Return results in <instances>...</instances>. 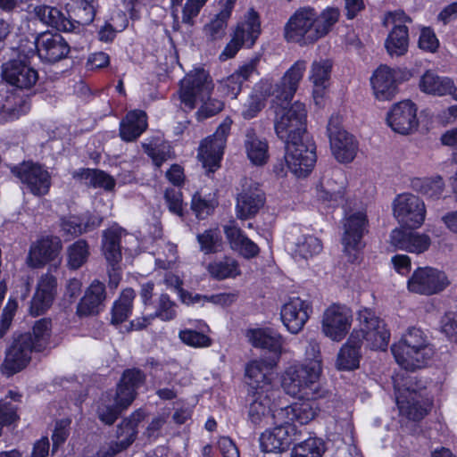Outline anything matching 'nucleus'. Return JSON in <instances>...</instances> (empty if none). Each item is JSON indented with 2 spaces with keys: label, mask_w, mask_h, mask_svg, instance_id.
<instances>
[{
  "label": "nucleus",
  "mask_w": 457,
  "mask_h": 457,
  "mask_svg": "<svg viewBox=\"0 0 457 457\" xmlns=\"http://www.w3.org/2000/svg\"><path fill=\"white\" fill-rule=\"evenodd\" d=\"M305 71L306 62L296 61L272 89V107L275 109L274 128L281 140H290V138H299L300 136L308 135L307 112L304 104L297 101L290 107L284 106L293 99Z\"/></svg>",
  "instance_id": "obj_1"
},
{
  "label": "nucleus",
  "mask_w": 457,
  "mask_h": 457,
  "mask_svg": "<svg viewBox=\"0 0 457 457\" xmlns=\"http://www.w3.org/2000/svg\"><path fill=\"white\" fill-rule=\"evenodd\" d=\"M339 16L336 7H327L320 12L311 6L301 7L287 22L285 37L288 41L314 43L329 33Z\"/></svg>",
  "instance_id": "obj_2"
},
{
  "label": "nucleus",
  "mask_w": 457,
  "mask_h": 457,
  "mask_svg": "<svg viewBox=\"0 0 457 457\" xmlns=\"http://www.w3.org/2000/svg\"><path fill=\"white\" fill-rule=\"evenodd\" d=\"M213 87L210 75L203 69L187 74L181 81L179 90L181 104L189 110H193L197 101L202 103L196 112L199 121L216 115L224 107L223 102L211 96Z\"/></svg>",
  "instance_id": "obj_3"
},
{
  "label": "nucleus",
  "mask_w": 457,
  "mask_h": 457,
  "mask_svg": "<svg viewBox=\"0 0 457 457\" xmlns=\"http://www.w3.org/2000/svg\"><path fill=\"white\" fill-rule=\"evenodd\" d=\"M391 351L396 362L404 370H417L425 366L434 351L424 332L410 328L402 339L392 345Z\"/></svg>",
  "instance_id": "obj_4"
},
{
  "label": "nucleus",
  "mask_w": 457,
  "mask_h": 457,
  "mask_svg": "<svg viewBox=\"0 0 457 457\" xmlns=\"http://www.w3.org/2000/svg\"><path fill=\"white\" fill-rule=\"evenodd\" d=\"M321 370L317 361L311 365L295 364L288 367L282 377L284 391L298 399L318 398Z\"/></svg>",
  "instance_id": "obj_5"
},
{
  "label": "nucleus",
  "mask_w": 457,
  "mask_h": 457,
  "mask_svg": "<svg viewBox=\"0 0 457 457\" xmlns=\"http://www.w3.org/2000/svg\"><path fill=\"white\" fill-rule=\"evenodd\" d=\"M286 145L287 168L296 177H306L316 162V146L309 135L282 140Z\"/></svg>",
  "instance_id": "obj_6"
},
{
  "label": "nucleus",
  "mask_w": 457,
  "mask_h": 457,
  "mask_svg": "<svg viewBox=\"0 0 457 457\" xmlns=\"http://www.w3.org/2000/svg\"><path fill=\"white\" fill-rule=\"evenodd\" d=\"M359 329L352 333L358 334L359 343L370 350L386 351L390 339L389 330L383 320L376 316L370 309H363L358 312Z\"/></svg>",
  "instance_id": "obj_7"
},
{
  "label": "nucleus",
  "mask_w": 457,
  "mask_h": 457,
  "mask_svg": "<svg viewBox=\"0 0 457 457\" xmlns=\"http://www.w3.org/2000/svg\"><path fill=\"white\" fill-rule=\"evenodd\" d=\"M261 34V22L259 14L253 9H250L245 21L238 23L231 40L227 44L220 59L226 61L233 58L243 46L252 47Z\"/></svg>",
  "instance_id": "obj_8"
},
{
  "label": "nucleus",
  "mask_w": 457,
  "mask_h": 457,
  "mask_svg": "<svg viewBox=\"0 0 457 457\" xmlns=\"http://www.w3.org/2000/svg\"><path fill=\"white\" fill-rule=\"evenodd\" d=\"M327 133L335 158L342 163L351 162L356 156L358 143L342 126V118L336 114L328 120Z\"/></svg>",
  "instance_id": "obj_9"
},
{
  "label": "nucleus",
  "mask_w": 457,
  "mask_h": 457,
  "mask_svg": "<svg viewBox=\"0 0 457 457\" xmlns=\"http://www.w3.org/2000/svg\"><path fill=\"white\" fill-rule=\"evenodd\" d=\"M231 123V120H224L214 134L205 138L200 145L198 157L208 173L214 172L220 167Z\"/></svg>",
  "instance_id": "obj_10"
},
{
  "label": "nucleus",
  "mask_w": 457,
  "mask_h": 457,
  "mask_svg": "<svg viewBox=\"0 0 457 457\" xmlns=\"http://www.w3.org/2000/svg\"><path fill=\"white\" fill-rule=\"evenodd\" d=\"M36 351L31 333L14 336L6 349L5 358L1 366L2 372L10 377L23 370L31 360V353Z\"/></svg>",
  "instance_id": "obj_11"
},
{
  "label": "nucleus",
  "mask_w": 457,
  "mask_h": 457,
  "mask_svg": "<svg viewBox=\"0 0 457 457\" xmlns=\"http://www.w3.org/2000/svg\"><path fill=\"white\" fill-rule=\"evenodd\" d=\"M450 281L446 274L433 267L416 269L407 282L408 290L422 295H432L444 291Z\"/></svg>",
  "instance_id": "obj_12"
},
{
  "label": "nucleus",
  "mask_w": 457,
  "mask_h": 457,
  "mask_svg": "<svg viewBox=\"0 0 457 457\" xmlns=\"http://www.w3.org/2000/svg\"><path fill=\"white\" fill-rule=\"evenodd\" d=\"M124 230L112 227L103 231L102 251L108 263L109 286L116 288L121 278L120 262L122 259L120 240Z\"/></svg>",
  "instance_id": "obj_13"
},
{
  "label": "nucleus",
  "mask_w": 457,
  "mask_h": 457,
  "mask_svg": "<svg viewBox=\"0 0 457 457\" xmlns=\"http://www.w3.org/2000/svg\"><path fill=\"white\" fill-rule=\"evenodd\" d=\"M394 216L398 222L410 228L420 227L426 216L424 202L410 193L398 195L393 202Z\"/></svg>",
  "instance_id": "obj_14"
},
{
  "label": "nucleus",
  "mask_w": 457,
  "mask_h": 457,
  "mask_svg": "<svg viewBox=\"0 0 457 457\" xmlns=\"http://www.w3.org/2000/svg\"><path fill=\"white\" fill-rule=\"evenodd\" d=\"M275 427L267 430L260 436V444L263 452L281 453L289 448L292 444L301 440L302 430L295 425H287L273 420Z\"/></svg>",
  "instance_id": "obj_15"
},
{
  "label": "nucleus",
  "mask_w": 457,
  "mask_h": 457,
  "mask_svg": "<svg viewBox=\"0 0 457 457\" xmlns=\"http://www.w3.org/2000/svg\"><path fill=\"white\" fill-rule=\"evenodd\" d=\"M265 193L259 183L251 179L241 180V191L237 196V217L247 220L255 216L265 204Z\"/></svg>",
  "instance_id": "obj_16"
},
{
  "label": "nucleus",
  "mask_w": 457,
  "mask_h": 457,
  "mask_svg": "<svg viewBox=\"0 0 457 457\" xmlns=\"http://www.w3.org/2000/svg\"><path fill=\"white\" fill-rule=\"evenodd\" d=\"M12 172L22 184L26 185L31 194L42 196L49 192L51 176L42 165L32 162H23L12 169Z\"/></svg>",
  "instance_id": "obj_17"
},
{
  "label": "nucleus",
  "mask_w": 457,
  "mask_h": 457,
  "mask_svg": "<svg viewBox=\"0 0 457 457\" xmlns=\"http://www.w3.org/2000/svg\"><path fill=\"white\" fill-rule=\"evenodd\" d=\"M367 224V216L362 212H356L345 219L342 244L345 253L348 255L349 262L356 261L359 252L364 246L361 239Z\"/></svg>",
  "instance_id": "obj_18"
},
{
  "label": "nucleus",
  "mask_w": 457,
  "mask_h": 457,
  "mask_svg": "<svg viewBox=\"0 0 457 457\" xmlns=\"http://www.w3.org/2000/svg\"><path fill=\"white\" fill-rule=\"evenodd\" d=\"M2 78L20 89H30L38 80V72L25 59H12L3 63Z\"/></svg>",
  "instance_id": "obj_19"
},
{
  "label": "nucleus",
  "mask_w": 457,
  "mask_h": 457,
  "mask_svg": "<svg viewBox=\"0 0 457 457\" xmlns=\"http://www.w3.org/2000/svg\"><path fill=\"white\" fill-rule=\"evenodd\" d=\"M352 312L345 305L332 304L323 313L322 332L334 341H341L348 333Z\"/></svg>",
  "instance_id": "obj_20"
},
{
  "label": "nucleus",
  "mask_w": 457,
  "mask_h": 457,
  "mask_svg": "<svg viewBox=\"0 0 457 457\" xmlns=\"http://www.w3.org/2000/svg\"><path fill=\"white\" fill-rule=\"evenodd\" d=\"M387 125L396 133L408 135L418 129L417 107L411 100L395 104L386 115Z\"/></svg>",
  "instance_id": "obj_21"
},
{
  "label": "nucleus",
  "mask_w": 457,
  "mask_h": 457,
  "mask_svg": "<svg viewBox=\"0 0 457 457\" xmlns=\"http://www.w3.org/2000/svg\"><path fill=\"white\" fill-rule=\"evenodd\" d=\"M312 312V307L309 302L295 297L282 306L280 316L287 330L297 334L303 330Z\"/></svg>",
  "instance_id": "obj_22"
},
{
  "label": "nucleus",
  "mask_w": 457,
  "mask_h": 457,
  "mask_svg": "<svg viewBox=\"0 0 457 457\" xmlns=\"http://www.w3.org/2000/svg\"><path fill=\"white\" fill-rule=\"evenodd\" d=\"M345 186L346 179L342 170H328L320 179L318 196L331 205L339 204L344 201Z\"/></svg>",
  "instance_id": "obj_23"
},
{
  "label": "nucleus",
  "mask_w": 457,
  "mask_h": 457,
  "mask_svg": "<svg viewBox=\"0 0 457 457\" xmlns=\"http://www.w3.org/2000/svg\"><path fill=\"white\" fill-rule=\"evenodd\" d=\"M35 46L41 60L56 62L67 56L70 46L58 33L43 32L35 38Z\"/></svg>",
  "instance_id": "obj_24"
},
{
  "label": "nucleus",
  "mask_w": 457,
  "mask_h": 457,
  "mask_svg": "<svg viewBox=\"0 0 457 457\" xmlns=\"http://www.w3.org/2000/svg\"><path fill=\"white\" fill-rule=\"evenodd\" d=\"M302 400L285 408L275 410L272 420L287 425H295V421L301 425L309 423L317 414V406L313 402L314 399Z\"/></svg>",
  "instance_id": "obj_25"
},
{
  "label": "nucleus",
  "mask_w": 457,
  "mask_h": 457,
  "mask_svg": "<svg viewBox=\"0 0 457 457\" xmlns=\"http://www.w3.org/2000/svg\"><path fill=\"white\" fill-rule=\"evenodd\" d=\"M274 391L270 388L254 391L249 399L248 420L255 426H264L272 419Z\"/></svg>",
  "instance_id": "obj_26"
},
{
  "label": "nucleus",
  "mask_w": 457,
  "mask_h": 457,
  "mask_svg": "<svg viewBox=\"0 0 457 457\" xmlns=\"http://www.w3.org/2000/svg\"><path fill=\"white\" fill-rule=\"evenodd\" d=\"M145 416L144 411L138 409L117 426L116 436L119 441L110 445V453H107L108 457L114 456L133 444L137 438V426L144 420Z\"/></svg>",
  "instance_id": "obj_27"
},
{
  "label": "nucleus",
  "mask_w": 457,
  "mask_h": 457,
  "mask_svg": "<svg viewBox=\"0 0 457 457\" xmlns=\"http://www.w3.org/2000/svg\"><path fill=\"white\" fill-rule=\"evenodd\" d=\"M399 70L381 64L373 73L370 82L377 99L391 100L397 93Z\"/></svg>",
  "instance_id": "obj_28"
},
{
  "label": "nucleus",
  "mask_w": 457,
  "mask_h": 457,
  "mask_svg": "<svg viewBox=\"0 0 457 457\" xmlns=\"http://www.w3.org/2000/svg\"><path fill=\"white\" fill-rule=\"evenodd\" d=\"M390 244L399 250L421 253L428 249L431 240L426 234L395 228L390 234Z\"/></svg>",
  "instance_id": "obj_29"
},
{
  "label": "nucleus",
  "mask_w": 457,
  "mask_h": 457,
  "mask_svg": "<svg viewBox=\"0 0 457 457\" xmlns=\"http://www.w3.org/2000/svg\"><path fill=\"white\" fill-rule=\"evenodd\" d=\"M105 299L104 284L98 280L93 281L78 303L77 315L79 317H88L98 314L104 307Z\"/></svg>",
  "instance_id": "obj_30"
},
{
  "label": "nucleus",
  "mask_w": 457,
  "mask_h": 457,
  "mask_svg": "<svg viewBox=\"0 0 457 457\" xmlns=\"http://www.w3.org/2000/svg\"><path fill=\"white\" fill-rule=\"evenodd\" d=\"M62 249V242L58 237H46L30 246L28 261L31 267L38 268L54 260Z\"/></svg>",
  "instance_id": "obj_31"
},
{
  "label": "nucleus",
  "mask_w": 457,
  "mask_h": 457,
  "mask_svg": "<svg viewBox=\"0 0 457 457\" xmlns=\"http://www.w3.org/2000/svg\"><path fill=\"white\" fill-rule=\"evenodd\" d=\"M145 382V375L139 369H128L123 371L116 394L119 403L123 407H129L137 396V390Z\"/></svg>",
  "instance_id": "obj_32"
},
{
  "label": "nucleus",
  "mask_w": 457,
  "mask_h": 457,
  "mask_svg": "<svg viewBox=\"0 0 457 457\" xmlns=\"http://www.w3.org/2000/svg\"><path fill=\"white\" fill-rule=\"evenodd\" d=\"M56 286V278L53 275L46 273L41 277L29 308L33 316L43 314L52 305Z\"/></svg>",
  "instance_id": "obj_33"
},
{
  "label": "nucleus",
  "mask_w": 457,
  "mask_h": 457,
  "mask_svg": "<svg viewBox=\"0 0 457 457\" xmlns=\"http://www.w3.org/2000/svg\"><path fill=\"white\" fill-rule=\"evenodd\" d=\"M396 403L400 414L410 420L419 421L428 415L431 403L422 394L412 393L411 395H396Z\"/></svg>",
  "instance_id": "obj_34"
},
{
  "label": "nucleus",
  "mask_w": 457,
  "mask_h": 457,
  "mask_svg": "<svg viewBox=\"0 0 457 457\" xmlns=\"http://www.w3.org/2000/svg\"><path fill=\"white\" fill-rule=\"evenodd\" d=\"M244 146L250 162L257 166L265 164L269 160V145L266 139L260 137L255 130H245Z\"/></svg>",
  "instance_id": "obj_35"
},
{
  "label": "nucleus",
  "mask_w": 457,
  "mask_h": 457,
  "mask_svg": "<svg viewBox=\"0 0 457 457\" xmlns=\"http://www.w3.org/2000/svg\"><path fill=\"white\" fill-rule=\"evenodd\" d=\"M224 232L232 250L246 259H251L259 254V246L248 238L241 228L236 226H225Z\"/></svg>",
  "instance_id": "obj_36"
},
{
  "label": "nucleus",
  "mask_w": 457,
  "mask_h": 457,
  "mask_svg": "<svg viewBox=\"0 0 457 457\" xmlns=\"http://www.w3.org/2000/svg\"><path fill=\"white\" fill-rule=\"evenodd\" d=\"M147 128L146 113L134 110L127 113L120 124V136L127 142L136 140Z\"/></svg>",
  "instance_id": "obj_37"
},
{
  "label": "nucleus",
  "mask_w": 457,
  "mask_h": 457,
  "mask_svg": "<svg viewBox=\"0 0 457 457\" xmlns=\"http://www.w3.org/2000/svg\"><path fill=\"white\" fill-rule=\"evenodd\" d=\"M420 88L422 92L443 96L454 92L455 85L452 79L448 77H440L431 71H426L420 81Z\"/></svg>",
  "instance_id": "obj_38"
},
{
  "label": "nucleus",
  "mask_w": 457,
  "mask_h": 457,
  "mask_svg": "<svg viewBox=\"0 0 457 457\" xmlns=\"http://www.w3.org/2000/svg\"><path fill=\"white\" fill-rule=\"evenodd\" d=\"M361 348L358 334L351 333L347 342L341 347L337 354V367L345 370L358 368L361 356Z\"/></svg>",
  "instance_id": "obj_39"
},
{
  "label": "nucleus",
  "mask_w": 457,
  "mask_h": 457,
  "mask_svg": "<svg viewBox=\"0 0 457 457\" xmlns=\"http://www.w3.org/2000/svg\"><path fill=\"white\" fill-rule=\"evenodd\" d=\"M258 57L251 59L223 81V89L228 96L236 98L241 92L243 82L256 72Z\"/></svg>",
  "instance_id": "obj_40"
},
{
  "label": "nucleus",
  "mask_w": 457,
  "mask_h": 457,
  "mask_svg": "<svg viewBox=\"0 0 457 457\" xmlns=\"http://www.w3.org/2000/svg\"><path fill=\"white\" fill-rule=\"evenodd\" d=\"M33 13L41 22L57 30L69 32L71 29V23L66 20V14L57 7L46 4L36 5Z\"/></svg>",
  "instance_id": "obj_41"
},
{
  "label": "nucleus",
  "mask_w": 457,
  "mask_h": 457,
  "mask_svg": "<svg viewBox=\"0 0 457 457\" xmlns=\"http://www.w3.org/2000/svg\"><path fill=\"white\" fill-rule=\"evenodd\" d=\"M66 12V20L71 25L69 32L79 30L80 27L89 25L96 14L94 6L85 0H77Z\"/></svg>",
  "instance_id": "obj_42"
},
{
  "label": "nucleus",
  "mask_w": 457,
  "mask_h": 457,
  "mask_svg": "<svg viewBox=\"0 0 457 457\" xmlns=\"http://www.w3.org/2000/svg\"><path fill=\"white\" fill-rule=\"evenodd\" d=\"M249 341L254 347L266 349L278 358L281 353L282 337L271 329H253L248 333Z\"/></svg>",
  "instance_id": "obj_43"
},
{
  "label": "nucleus",
  "mask_w": 457,
  "mask_h": 457,
  "mask_svg": "<svg viewBox=\"0 0 457 457\" xmlns=\"http://www.w3.org/2000/svg\"><path fill=\"white\" fill-rule=\"evenodd\" d=\"M385 47L391 57H399L408 52L409 31L406 25L395 24L389 32Z\"/></svg>",
  "instance_id": "obj_44"
},
{
  "label": "nucleus",
  "mask_w": 457,
  "mask_h": 457,
  "mask_svg": "<svg viewBox=\"0 0 457 457\" xmlns=\"http://www.w3.org/2000/svg\"><path fill=\"white\" fill-rule=\"evenodd\" d=\"M117 394L113 396L111 393L102 395L98 401L96 414L98 419L105 425H112L120 413L128 407H123L119 403Z\"/></svg>",
  "instance_id": "obj_45"
},
{
  "label": "nucleus",
  "mask_w": 457,
  "mask_h": 457,
  "mask_svg": "<svg viewBox=\"0 0 457 457\" xmlns=\"http://www.w3.org/2000/svg\"><path fill=\"white\" fill-rule=\"evenodd\" d=\"M332 62L329 60H320L312 62L310 71V80L314 89V98L321 97L323 91L329 84Z\"/></svg>",
  "instance_id": "obj_46"
},
{
  "label": "nucleus",
  "mask_w": 457,
  "mask_h": 457,
  "mask_svg": "<svg viewBox=\"0 0 457 457\" xmlns=\"http://www.w3.org/2000/svg\"><path fill=\"white\" fill-rule=\"evenodd\" d=\"M206 270L217 280L236 278L241 273L237 261L230 256L216 258L207 265Z\"/></svg>",
  "instance_id": "obj_47"
},
{
  "label": "nucleus",
  "mask_w": 457,
  "mask_h": 457,
  "mask_svg": "<svg viewBox=\"0 0 457 457\" xmlns=\"http://www.w3.org/2000/svg\"><path fill=\"white\" fill-rule=\"evenodd\" d=\"M72 177L84 181L88 187H101L105 190H112L115 186L114 179L100 170L79 169L73 171Z\"/></svg>",
  "instance_id": "obj_48"
},
{
  "label": "nucleus",
  "mask_w": 457,
  "mask_h": 457,
  "mask_svg": "<svg viewBox=\"0 0 457 457\" xmlns=\"http://www.w3.org/2000/svg\"><path fill=\"white\" fill-rule=\"evenodd\" d=\"M135 291L129 287L124 289L112 308V323L120 324L125 321L131 313Z\"/></svg>",
  "instance_id": "obj_49"
},
{
  "label": "nucleus",
  "mask_w": 457,
  "mask_h": 457,
  "mask_svg": "<svg viewBox=\"0 0 457 457\" xmlns=\"http://www.w3.org/2000/svg\"><path fill=\"white\" fill-rule=\"evenodd\" d=\"M414 191L431 199H439L443 194L445 183L440 176L434 178H416L411 180Z\"/></svg>",
  "instance_id": "obj_50"
},
{
  "label": "nucleus",
  "mask_w": 457,
  "mask_h": 457,
  "mask_svg": "<svg viewBox=\"0 0 457 457\" xmlns=\"http://www.w3.org/2000/svg\"><path fill=\"white\" fill-rule=\"evenodd\" d=\"M409 370L413 371L414 370H404L393 378L395 396L400 395H411L412 393L422 394L425 386L415 376L410 374Z\"/></svg>",
  "instance_id": "obj_51"
},
{
  "label": "nucleus",
  "mask_w": 457,
  "mask_h": 457,
  "mask_svg": "<svg viewBox=\"0 0 457 457\" xmlns=\"http://www.w3.org/2000/svg\"><path fill=\"white\" fill-rule=\"evenodd\" d=\"M291 457H322L325 452L324 442L317 437H310L295 443Z\"/></svg>",
  "instance_id": "obj_52"
},
{
  "label": "nucleus",
  "mask_w": 457,
  "mask_h": 457,
  "mask_svg": "<svg viewBox=\"0 0 457 457\" xmlns=\"http://www.w3.org/2000/svg\"><path fill=\"white\" fill-rule=\"evenodd\" d=\"M200 250L204 254L216 253L222 249V237L218 228H209L196 236Z\"/></svg>",
  "instance_id": "obj_53"
},
{
  "label": "nucleus",
  "mask_w": 457,
  "mask_h": 457,
  "mask_svg": "<svg viewBox=\"0 0 457 457\" xmlns=\"http://www.w3.org/2000/svg\"><path fill=\"white\" fill-rule=\"evenodd\" d=\"M245 376L249 379V386L257 390L267 389L270 387V380L267 373L263 370V363L259 361L250 362L245 369Z\"/></svg>",
  "instance_id": "obj_54"
},
{
  "label": "nucleus",
  "mask_w": 457,
  "mask_h": 457,
  "mask_svg": "<svg viewBox=\"0 0 457 457\" xmlns=\"http://www.w3.org/2000/svg\"><path fill=\"white\" fill-rule=\"evenodd\" d=\"M88 255L89 251L87 241L79 239L68 249V264L71 269L77 270L87 262Z\"/></svg>",
  "instance_id": "obj_55"
},
{
  "label": "nucleus",
  "mask_w": 457,
  "mask_h": 457,
  "mask_svg": "<svg viewBox=\"0 0 457 457\" xmlns=\"http://www.w3.org/2000/svg\"><path fill=\"white\" fill-rule=\"evenodd\" d=\"M322 250L321 241L312 236L305 237L303 239L296 244L294 253L295 259L298 257L307 260L315 254H318Z\"/></svg>",
  "instance_id": "obj_56"
},
{
  "label": "nucleus",
  "mask_w": 457,
  "mask_h": 457,
  "mask_svg": "<svg viewBox=\"0 0 457 457\" xmlns=\"http://www.w3.org/2000/svg\"><path fill=\"white\" fill-rule=\"evenodd\" d=\"M51 328L52 321L46 318L41 319L34 324L31 335L37 352H41L46 345L51 335Z\"/></svg>",
  "instance_id": "obj_57"
},
{
  "label": "nucleus",
  "mask_w": 457,
  "mask_h": 457,
  "mask_svg": "<svg viewBox=\"0 0 457 457\" xmlns=\"http://www.w3.org/2000/svg\"><path fill=\"white\" fill-rule=\"evenodd\" d=\"M228 12H220L215 19L204 26V32L210 40H218L224 37L227 28Z\"/></svg>",
  "instance_id": "obj_58"
},
{
  "label": "nucleus",
  "mask_w": 457,
  "mask_h": 457,
  "mask_svg": "<svg viewBox=\"0 0 457 457\" xmlns=\"http://www.w3.org/2000/svg\"><path fill=\"white\" fill-rule=\"evenodd\" d=\"M180 340L193 347H207L212 345V339L200 332L192 329H185L179 332Z\"/></svg>",
  "instance_id": "obj_59"
},
{
  "label": "nucleus",
  "mask_w": 457,
  "mask_h": 457,
  "mask_svg": "<svg viewBox=\"0 0 457 457\" xmlns=\"http://www.w3.org/2000/svg\"><path fill=\"white\" fill-rule=\"evenodd\" d=\"M175 307L176 303L170 299V296L167 294H162L159 298L157 311L153 316L164 321L171 320L176 317Z\"/></svg>",
  "instance_id": "obj_60"
},
{
  "label": "nucleus",
  "mask_w": 457,
  "mask_h": 457,
  "mask_svg": "<svg viewBox=\"0 0 457 457\" xmlns=\"http://www.w3.org/2000/svg\"><path fill=\"white\" fill-rule=\"evenodd\" d=\"M441 331L452 341L457 342V312H446L440 320Z\"/></svg>",
  "instance_id": "obj_61"
},
{
  "label": "nucleus",
  "mask_w": 457,
  "mask_h": 457,
  "mask_svg": "<svg viewBox=\"0 0 457 457\" xmlns=\"http://www.w3.org/2000/svg\"><path fill=\"white\" fill-rule=\"evenodd\" d=\"M264 105V100L261 96L252 95L244 104L241 114L245 120L253 119L262 110Z\"/></svg>",
  "instance_id": "obj_62"
},
{
  "label": "nucleus",
  "mask_w": 457,
  "mask_h": 457,
  "mask_svg": "<svg viewBox=\"0 0 457 457\" xmlns=\"http://www.w3.org/2000/svg\"><path fill=\"white\" fill-rule=\"evenodd\" d=\"M207 0H187L182 10V22L189 26L194 25V19L199 14Z\"/></svg>",
  "instance_id": "obj_63"
},
{
  "label": "nucleus",
  "mask_w": 457,
  "mask_h": 457,
  "mask_svg": "<svg viewBox=\"0 0 457 457\" xmlns=\"http://www.w3.org/2000/svg\"><path fill=\"white\" fill-rule=\"evenodd\" d=\"M214 205L209 200L204 199L199 193L193 195L191 209L198 219H204L213 210Z\"/></svg>",
  "instance_id": "obj_64"
}]
</instances>
